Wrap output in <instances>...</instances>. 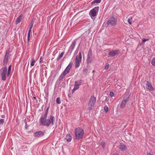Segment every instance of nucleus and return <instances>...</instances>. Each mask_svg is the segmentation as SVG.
Listing matches in <instances>:
<instances>
[{"label": "nucleus", "instance_id": "f257e3e1", "mask_svg": "<svg viewBox=\"0 0 155 155\" xmlns=\"http://www.w3.org/2000/svg\"><path fill=\"white\" fill-rule=\"evenodd\" d=\"M46 118L41 117L40 121V123L42 125L48 127L51 124L54 125L53 121L54 120V117L53 116H51L49 119H46Z\"/></svg>", "mask_w": 155, "mask_h": 155}, {"label": "nucleus", "instance_id": "f03ea898", "mask_svg": "<svg viewBox=\"0 0 155 155\" xmlns=\"http://www.w3.org/2000/svg\"><path fill=\"white\" fill-rule=\"evenodd\" d=\"M72 66V64L70 63L66 67L64 71L59 76L58 80L59 81L61 80L66 75L68 74L70 71V70Z\"/></svg>", "mask_w": 155, "mask_h": 155}, {"label": "nucleus", "instance_id": "7ed1b4c3", "mask_svg": "<svg viewBox=\"0 0 155 155\" xmlns=\"http://www.w3.org/2000/svg\"><path fill=\"white\" fill-rule=\"evenodd\" d=\"M75 131L76 139L79 140L82 138L84 134V131L81 128H76Z\"/></svg>", "mask_w": 155, "mask_h": 155}, {"label": "nucleus", "instance_id": "20e7f679", "mask_svg": "<svg viewBox=\"0 0 155 155\" xmlns=\"http://www.w3.org/2000/svg\"><path fill=\"white\" fill-rule=\"evenodd\" d=\"M99 7L98 6L96 7L91 10L89 15L91 18L93 19H95L98 11Z\"/></svg>", "mask_w": 155, "mask_h": 155}, {"label": "nucleus", "instance_id": "39448f33", "mask_svg": "<svg viewBox=\"0 0 155 155\" xmlns=\"http://www.w3.org/2000/svg\"><path fill=\"white\" fill-rule=\"evenodd\" d=\"M96 101V98L94 96H91L90 98V101L88 104V109L91 110L94 105Z\"/></svg>", "mask_w": 155, "mask_h": 155}, {"label": "nucleus", "instance_id": "423d86ee", "mask_svg": "<svg viewBox=\"0 0 155 155\" xmlns=\"http://www.w3.org/2000/svg\"><path fill=\"white\" fill-rule=\"evenodd\" d=\"M82 60L81 53L80 52L79 55L76 56L75 60V67L76 68H78L80 66V63Z\"/></svg>", "mask_w": 155, "mask_h": 155}, {"label": "nucleus", "instance_id": "0eeeda50", "mask_svg": "<svg viewBox=\"0 0 155 155\" xmlns=\"http://www.w3.org/2000/svg\"><path fill=\"white\" fill-rule=\"evenodd\" d=\"M117 19L114 17H112L108 19L107 21V24L108 25L114 26L117 24Z\"/></svg>", "mask_w": 155, "mask_h": 155}, {"label": "nucleus", "instance_id": "6e6552de", "mask_svg": "<svg viewBox=\"0 0 155 155\" xmlns=\"http://www.w3.org/2000/svg\"><path fill=\"white\" fill-rule=\"evenodd\" d=\"M129 99V96L127 94L124 97L122 101L121 102L120 107L121 108H124L127 102Z\"/></svg>", "mask_w": 155, "mask_h": 155}, {"label": "nucleus", "instance_id": "1a4fd4ad", "mask_svg": "<svg viewBox=\"0 0 155 155\" xmlns=\"http://www.w3.org/2000/svg\"><path fill=\"white\" fill-rule=\"evenodd\" d=\"M9 56V51H6L5 56V57L4 60H3V65H5L6 64L8 61V58Z\"/></svg>", "mask_w": 155, "mask_h": 155}, {"label": "nucleus", "instance_id": "9d476101", "mask_svg": "<svg viewBox=\"0 0 155 155\" xmlns=\"http://www.w3.org/2000/svg\"><path fill=\"white\" fill-rule=\"evenodd\" d=\"M44 133L42 131H39L35 132L34 134V136L35 137H40L43 136Z\"/></svg>", "mask_w": 155, "mask_h": 155}, {"label": "nucleus", "instance_id": "9b49d317", "mask_svg": "<svg viewBox=\"0 0 155 155\" xmlns=\"http://www.w3.org/2000/svg\"><path fill=\"white\" fill-rule=\"evenodd\" d=\"M75 43L76 41H73L70 47L69 48L68 50L69 51H71L69 55H70L71 54V52L74 50L75 45Z\"/></svg>", "mask_w": 155, "mask_h": 155}, {"label": "nucleus", "instance_id": "f8f14e48", "mask_svg": "<svg viewBox=\"0 0 155 155\" xmlns=\"http://www.w3.org/2000/svg\"><path fill=\"white\" fill-rule=\"evenodd\" d=\"M146 88L150 91H153L154 90L153 88L152 87L151 83L147 81L146 83Z\"/></svg>", "mask_w": 155, "mask_h": 155}, {"label": "nucleus", "instance_id": "ddd939ff", "mask_svg": "<svg viewBox=\"0 0 155 155\" xmlns=\"http://www.w3.org/2000/svg\"><path fill=\"white\" fill-rule=\"evenodd\" d=\"M7 68L6 67H4L1 68L0 71L1 74H6L7 75Z\"/></svg>", "mask_w": 155, "mask_h": 155}, {"label": "nucleus", "instance_id": "4468645a", "mask_svg": "<svg viewBox=\"0 0 155 155\" xmlns=\"http://www.w3.org/2000/svg\"><path fill=\"white\" fill-rule=\"evenodd\" d=\"M118 51L117 50H113L110 51L109 53V55L110 56H114L118 54Z\"/></svg>", "mask_w": 155, "mask_h": 155}, {"label": "nucleus", "instance_id": "2eb2a0df", "mask_svg": "<svg viewBox=\"0 0 155 155\" xmlns=\"http://www.w3.org/2000/svg\"><path fill=\"white\" fill-rule=\"evenodd\" d=\"M119 148L122 151H124L126 149V147L122 143H120L119 146Z\"/></svg>", "mask_w": 155, "mask_h": 155}, {"label": "nucleus", "instance_id": "dca6fc26", "mask_svg": "<svg viewBox=\"0 0 155 155\" xmlns=\"http://www.w3.org/2000/svg\"><path fill=\"white\" fill-rule=\"evenodd\" d=\"M22 17V15H21L19 17H18L16 20V24H17L20 23L21 20V18Z\"/></svg>", "mask_w": 155, "mask_h": 155}, {"label": "nucleus", "instance_id": "f3484780", "mask_svg": "<svg viewBox=\"0 0 155 155\" xmlns=\"http://www.w3.org/2000/svg\"><path fill=\"white\" fill-rule=\"evenodd\" d=\"M71 137L68 134H67L66 135L65 139L67 140V141L70 142L71 141Z\"/></svg>", "mask_w": 155, "mask_h": 155}, {"label": "nucleus", "instance_id": "a211bd4d", "mask_svg": "<svg viewBox=\"0 0 155 155\" xmlns=\"http://www.w3.org/2000/svg\"><path fill=\"white\" fill-rule=\"evenodd\" d=\"M64 53V52L63 51L61 52L60 54H59L57 58V60L58 61L60 60L61 58L63 57V55Z\"/></svg>", "mask_w": 155, "mask_h": 155}, {"label": "nucleus", "instance_id": "6ab92c4d", "mask_svg": "<svg viewBox=\"0 0 155 155\" xmlns=\"http://www.w3.org/2000/svg\"><path fill=\"white\" fill-rule=\"evenodd\" d=\"M81 80H80L78 81H76L75 82V84L78 86L79 87L81 84Z\"/></svg>", "mask_w": 155, "mask_h": 155}, {"label": "nucleus", "instance_id": "aec40b11", "mask_svg": "<svg viewBox=\"0 0 155 155\" xmlns=\"http://www.w3.org/2000/svg\"><path fill=\"white\" fill-rule=\"evenodd\" d=\"M31 30H29V31H28V40H27L28 42L29 41L30 34H31Z\"/></svg>", "mask_w": 155, "mask_h": 155}, {"label": "nucleus", "instance_id": "412c9836", "mask_svg": "<svg viewBox=\"0 0 155 155\" xmlns=\"http://www.w3.org/2000/svg\"><path fill=\"white\" fill-rule=\"evenodd\" d=\"M30 64L31 66H33L34 65L35 63V61L34 59L32 58Z\"/></svg>", "mask_w": 155, "mask_h": 155}, {"label": "nucleus", "instance_id": "4be33fe9", "mask_svg": "<svg viewBox=\"0 0 155 155\" xmlns=\"http://www.w3.org/2000/svg\"><path fill=\"white\" fill-rule=\"evenodd\" d=\"M79 87L78 86L76 85L75 84L74 85V87L72 90V92H74V91H75L76 90L78 89L79 88Z\"/></svg>", "mask_w": 155, "mask_h": 155}, {"label": "nucleus", "instance_id": "5701e85b", "mask_svg": "<svg viewBox=\"0 0 155 155\" xmlns=\"http://www.w3.org/2000/svg\"><path fill=\"white\" fill-rule=\"evenodd\" d=\"M48 109L46 110L45 115L44 116L42 115L41 116V117H44V118H47V114L48 113Z\"/></svg>", "mask_w": 155, "mask_h": 155}, {"label": "nucleus", "instance_id": "b1692460", "mask_svg": "<svg viewBox=\"0 0 155 155\" xmlns=\"http://www.w3.org/2000/svg\"><path fill=\"white\" fill-rule=\"evenodd\" d=\"M132 21V17H130L128 19V22L130 24H131Z\"/></svg>", "mask_w": 155, "mask_h": 155}, {"label": "nucleus", "instance_id": "393cba45", "mask_svg": "<svg viewBox=\"0 0 155 155\" xmlns=\"http://www.w3.org/2000/svg\"><path fill=\"white\" fill-rule=\"evenodd\" d=\"M101 0H94L92 2V4H94L95 3H100Z\"/></svg>", "mask_w": 155, "mask_h": 155}, {"label": "nucleus", "instance_id": "a878e982", "mask_svg": "<svg viewBox=\"0 0 155 155\" xmlns=\"http://www.w3.org/2000/svg\"><path fill=\"white\" fill-rule=\"evenodd\" d=\"M6 74H1V76L2 80L5 81L6 80Z\"/></svg>", "mask_w": 155, "mask_h": 155}, {"label": "nucleus", "instance_id": "bb28decb", "mask_svg": "<svg viewBox=\"0 0 155 155\" xmlns=\"http://www.w3.org/2000/svg\"><path fill=\"white\" fill-rule=\"evenodd\" d=\"M149 40V39H143L142 40V42L141 43V44H140V45H144V43L146 42V41H148Z\"/></svg>", "mask_w": 155, "mask_h": 155}, {"label": "nucleus", "instance_id": "cd10ccee", "mask_svg": "<svg viewBox=\"0 0 155 155\" xmlns=\"http://www.w3.org/2000/svg\"><path fill=\"white\" fill-rule=\"evenodd\" d=\"M56 101L58 104H60L61 103L60 99L59 97L57 98Z\"/></svg>", "mask_w": 155, "mask_h": 155}, {"label": "nucleus", "instance_id": "c85d7f7f", "mask_svg": "<svg viewBox=\"0 0 155 155\" xmlns=\"http://www.w3.org/2000/svg\"><path fill=\"white\" fill-rule=\"evenodd\" d=\"M151 63L153 66H155V58H153Z\"/></svg>", "mask_w": 155, "mask_h": 155}, {"label": "nucleus", "instance_id": "c756f323", "mask_svg": "<svg viewBox=\"0 0 155 155\" xmlns=\"http://www.w3.org/2000/svg\"><path fill=\"white\" fill-rule=\"evenodd\" d=\"M11 68H12V66H11V65H10L8 67V76L10 74V73L11 71Z\"/></svg>", "mask_w": 155, "mask_h": 155}, {"label": "nucleus", "instance_id": "7c9ffc66", "mask_svg": "<svg viewBox=\"0 0 155 155\" xmlns=\"http://www.w3.org/2000/svg\"><path fill=\"white\" fill-rule=\"evenodd\" d=\"M101 146L103 149H104L105 147V143L104 142L102 141L101 143Z\"/></svg>", "mask_w": 155, "mask_h": 155}, {"label": "nucleus", "instance_id": "2f4dec72", "mask_svg": "<svg viewBox=\"0 0 155 155\" xmlns=\"http://www.w3.org/2000/svg\"><path fill=\"white\" fill-rule=\"evenodd\" d=\"M87 63L88 64H89L91 62V60L89 57H88L87 58Z\"/></svg>", "mask_w": 155, "mask_h": 155}, {"label": "nucleus", "instance_id": "473e14b6", "mask_svg": "<svg viewBox=\"0 0 155 155\" xmlns=\"http://www.w3.org/2000/svg\"><path fill=\"white\" fill-rule=\"evenodd\" d=\"M34 25V22L32 21L31 23V26L30 27L29 30H31L32 28L33 27Z\"/></svg>", "mask_w": 155, "mask_h": 155}, {"label": "nucleus", "instance_id": "72a5a7b5", "mask_svg": "<svg viewBox=\"0 0 155 155\" xmlns=\"http://www.w3.org/2000/svg\"><path fill=\"white\" fill-rule=\"evenodd\" d=\"M104 110L106 113H107L108 111V107H107L106 106L104 107Z\"/></svg>", "mask_w": 155, "mask_h": 155}, {"label": "nucleus", "instance_id": "f704fd0d", "mask_svg": "<svg viewBox=\"0 0 155 155\" xmlns=\"http://www.w3.org/2000/svg\"><path fill=\"white\" fill-rule=\"evenodd\" d=\"M4 123V120L3 119L0 120V124H2Z\"/></svg>", "mask_w": 155, "mask_h": 155}, {"label": "nucleus", "instance_id": "c9c22d12", "mask_svg": "<svg viewBox=\"0 0 155 155\" xmlns=\"http://www.w3.org/2000/svg\"><path fill=\"white\" fill-rule=\"evenodd\" d=\"M114 93L113 92H110V95L111 97H113L114 96Z\"/></svg>", "mask_w": 155, "mask_h": 155}, {"label": "nucleus", "instance_id": "e433bc0d", "mask_svg": "<svg viewBox=\"0 0 155 155\" xmlns=\"http://www.w3.org/2000/svg\"><path fill=\"white\" fill-rule=\"evenodd\" d=\"M109 65L108 64L106 65L105 67V69L106 70H107L109 68Z\"/></svg>", "mask_w": 155, "mask_h": 155}, {"label": "nucleus", "instance_id": "4c0bfd02", "mask_svg": "<svg viewBox=\"0 0 155 155\" xmlns=\"http://www.w3.org/2000/svg\"><path fill=\"white\" fill-rule=\"evenodd\" d=\"M42 61H43L42 59L41 58H40V60H39L40 63L41 62H42Z\"/></svg>", "mask_w": 155, "mask_h": 155}, {"label": "nucleus", "instance_id": "58836bf2", "mask_svg": "<svg viewBox=\"0 0 155 155\" xmlns=\"http://www.w3.org/2000/svg\"><path fill=\"white\" fill-rule=\"evenodd\" d=\"M109 100V99L107 97H106V98L105 100V101H106V102H107Z\"/></svg>", "mask_w": 155, "mask_h": 155}, {"label": "nucleus", "instance_id": "ea45409f", "mask_svg": "<svg viewBox=\"0 0 155 155\" xmlns=\"http://www.w3.org/2000/svg\"><path fill=\"white\" fill-rule=\"evenodd\" d=\"M87 69H84V70H83V71L84 72H86L87 71Z\"/></svg>", "mask_w": 155, "mask_h": 155}, {"label": "nucleus", "instance_id": "a19ab883", "mask_svg": "<svg viewBox=\"0 0 155 155\" xmlns=\"http://www.w3.org/2000/svg\"><path fill=\"white\" fill-rule=\"evenodd\" d=\"M113 155H118V154L117 153H114Z\"/></svg>", "mask_w": 155, "mask_h": 155}, {"label": "nucleus", "instance_id": "79ce46f5", "mask_svg": "<svg viewBox=\"0 0 155 155\" xmlns=\"http://www.w3.org/2000/svg\"><path fill=\"white\" fill-rule=\"evenodd\" d=\"M0 28H1V26H0Z\"/></svg>", "mask_w": 155, "mask_h": 155}]
</instances>
